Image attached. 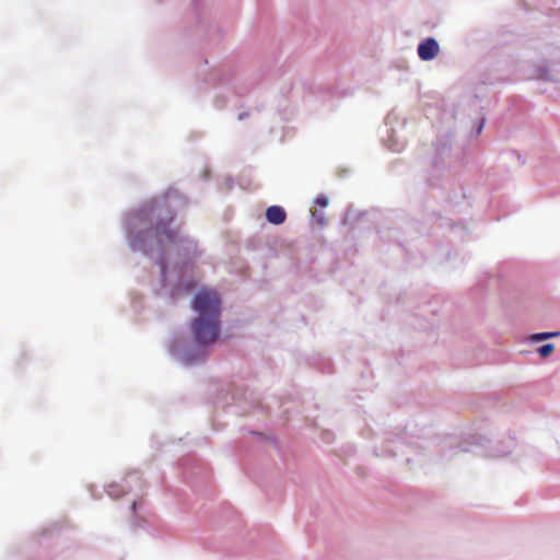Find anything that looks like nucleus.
Wrapping results in <instances>:
<instances>
[{"label": "nucleus", "mask_w": 560, "mask_h": 560, "mask_svg": "<svg viewBox=\"0 0 560 560\" xmlns=\"http://www.w3.org/2000/svg\"><path fill=\"white\" fill-rule=\"evenodd\" d=\"M198 316L191 322L194 340L199 345L214 342L220 332L221 299L215 290L201 289L192 300Z\"/></svg>", "instance_id": "1"}, {"label": "nucleus", "mask_w": 560, "mask_h": 560, "mask_svg": "<svg viewBox=\"0 0 560 560\" xmlns=\"http://www.w3.org/2000/svg\"><path fill=\"white\" fill-rule=\"evenodd\" d=\"M140 217L150 223V231L161 245L178 242V232L170 229L174 210L167 197L155 199L140 210Z\"/></svg>", "instance_id": "2"}, {"label": "nucleus", "mask_w": 560, "mask_h": 560, "mask_svg": "<svg viewBox=\"0 0 560 560\" xmlns=\"http://www.w3.org/2000/svg\"><path fill=\"white\" fill-rule=\"evenodd\" d=\"M439 54V45L434 38H427L418 46V55L421 60L434 59Z\"/></svg>", "instance_id": "3"}, {"label": "nucleus", "mask_w": 560, "mask_h": 560, "mask_svg": "<svg viewBox=\"0 0 560 560\" xmlns=\"http://www.w3.org/2000/svg\"><path fill=\"white\" fill-rule=\"evenodd\" d=\"M133 481L138 482L139 485H142L141 477L138 476L137 474H131L124 480L125 485H119V483L109 485L107 488L108 495L116 498V499L120 498L121 495H124L126 493L125 486H129Z\"/></svg>", "instance_id": "4"}, {"label": "nucleus", "mask_w": 560, "mask_h": 560, "mask_svg": "<svg viewBox=\"0 0 560 560\" xmlns=\"http://www.w3.org/2000/svg\"><path fill=\"white\" fill-rule=\"evenodd\" d=\"M287 213L280 206H270L266 210V219L269 223L279 225L285 221Z\"/></svg>", "instance_id": "5"}, {"label": "nucleus", "mask_w": 560, "mask_h": 560, "mask_svg": "<svg viewBox=\"0 0 560 560\" xmlns=\"http://www.w3.org/2000/svg\"><path fill=\"white\" fill-rule=\"evenodd\" d=\"M553 349H555V347L552 343H547V345L541 346L538 349V352L542 358H546L553 352Z\"/></svg>", "instance_id": "6"}, {"label": "nucleus", "mask_w": 560, "mask_h": 560, "mask_svg": "<svg viewBox=\"0 0 560 560\" xmlns=\"http://www.w3.org/2000/svg\"><path fill=\"white\" fill-rule=\"evenodd\" d=\"M559 336V332L558 331H555V332H540V334H536L532 337L533 340H544V339H548V338H552V337H557Z\"/></svg>", "instance_id": "7"}, {"label": "nucleus", "mask_w": 560, "mask_h": 560, "mask_svg": "<svg viewBox=\"0 0 560 560\" xmlns=\"http://www.w3.org/2000/svg\"><path fill=\"white\" fill-rule=\"evenodd\" d=\"M315 203L318 205L319 207L324 208L328 205V199H327V197L322 195L315 199Z\"/></svg>", "instance_id": "8"}, {"label": "nucleus", "mask_w": 560, "mask_h": 560, "mask_svg": "<svg viewBox=\"0 0 560 560\" xmlns=\"http://www.w3.org/2000/svg\"><path fill=\"white\" fill-rule=\"evenodd\" d=\"M161 268H162V271L164 272L165 271V265L161 264Z\"/></svg>", "instance_id": "9"}, {"label": "nucleus", "mask_w": 560, "mask_h": 560, "mask_svg": "<svg viewBox=\"0 0 560 560\" xmlns=\"http://www.w3.org/2000/svg\"><path fill=\"white\" fill-rule=\"evenodd\" d=\"M136 505H137V503H136V502H133V503H132V510H136Z\"/></svg>", "instance_id": "10"}]
</instances>
